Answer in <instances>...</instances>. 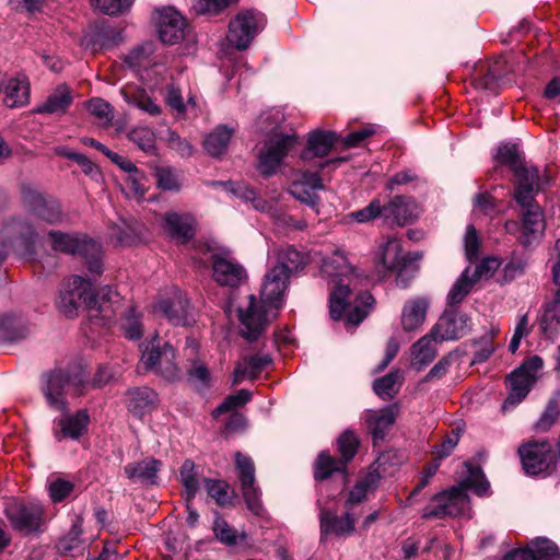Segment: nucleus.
I'll return each mask as SVG.
<instances>
[{"mask_svg":"<svg viewBox=\"0 0 560 560\" xmlns=\"http://www.w3.org/2000/svg\"><path fill=\"white\" fill-rule=\"evenodd\" d=\"M357 513L345 510L341 516L334 511L319 508L320 539L328 536L349 537L355 532Z\"/></svg>","mask_w":560,"mask_h":560,"instance_id":"obj_16","label":"nucleus"},{"mask_svg":"<svg viewBox=\"0 0 560 560\" xmlns=\"http://www.w3.org/2000/svg\"><path fill=\"white\" fill-rule=\"evenodd\" d=\"M430 306V299L427 296H416L408 300L401 310V326L405 331L419 329L427 317Z\"/></svg>","mask_w":560,"mask_h":560,"instance_id":"obj_26","label":"nucleus"},{"mask_svg":"<svg viewBox=\"0 0 560 560\" xmlns=\"http://www.w3.org/2000/svg\"><path fill=\"white\" fill-rule=\"evenodd\" d=\"M124 100L131 106H135L150 116H159L162 113L161 107L143 90L122 89Z\"/></svg>","mask_w":560,"mask_h":560,"instance_id":"obj_43","label":"nucleus"},{"mask_svg":"<svg viewBox=\"0 0 560 560\" xmlns=\"http://www.w3.org/2000/svg\"><path fill=\"white\" fill-rule=\"evenodd\" d=\"M73 489L74 485L71 481L59 477L50 480L48 485L49 497L55 503L61 502L68 498Z\"/></svg>","mask_w":560,"mask_h":560,"instance_id":"obj_63","label":"nucleus"},{"mask_svg":"<svg viewBox=\"0 0 560 560\" xmlns=\"http://www.w3.org/2000/svg\"><path fill=\"white\" fill-rule=\"evenodd\" d=\"M164 229L172 238L185 243L194 236V218L188 213H166Z\"/></svg>","mask_w":560,"mask_h":560,"instance_id":"obj_34","label":"nucleus"},{"mask_svg":"<svg viewBox=\"0 0 560 560\" xmlns=\"http://www.w3.org/2000/svg\"><path fill=\"white\" fill-rule=\"evenodd\" d=\"M121 329L124 330L125 337L130 340L141 338L143 330L140 322V315L135 307H131L122 318Z\"/></svg>","mask_w":560,"mask_h":560,"instance_id":"obj_58","label":"nucleus"},{"mask_svg":"<svg viewBox=\"0 0 560 560\" xmlns=\"http://www.w3.org/2000/svg\"><path fill=\"white\" fill-rule=\"evenodd\" d=\"M270 363L269 354L243 357L234 369L233 385L240 384L244 380L256 378Z\"/></svg>","mask_w":560,"mask_h":560,"instance_id":"obj_30","label":"nucleus"},{"mask_svg":"<svg viewBox=\"0 0 560 560\" xmlns=\"http://www.w3.org/2000/svg\"><path fill=\"white\" fill-rule=\"evenodd\" d=\"M400 383V372L398 370L392 371L385 376L376 378L374 381L373 390L378 397L383 399H390L398 393Z\"/></svg>","mask_w":560,"mask_h":560,"instance_id":"obj_46","label":"nucleus"},{"mask_svg":"<svg viewBox=\"0 0 560 560\" xmlns=\"http://www.w3.org/2000/svg\"><path fill=\"white\" fill-rule=\"evenodd\" d=\"M180 481L186 491V501H191L199 490V474L191 459H186L179 470Z\"/></svg>","mask_w":560,"mask_h":560,"instance_id":"obj_48","label":"nucleus"},{"mask_svg":"<svg viewBox=\"0 0 560 560\" xmlns=\"http://www.w3.org/2000/svg\"><path fill=\"white\" fill-rule=\"evenodd\" d=\"M132 141L142 151L153 154L155 152V135L148 127L133 128L128 135Z\"/></svg>","mask_w":560,"mask_h":560,"instance_id":"obj_53","label":"nucleus"},{"mask_svg":"<svg viewBox=\"0 0 560 560\" xmlns=\"http://www.w3.org/2000/svg\"><path fill=\"white\" fill-rule=\"evenodd\" d=\"M336 139V133L331 131L317 130L311 132L307 139V148L302 152L301 158L308 160L313 156H326L330 152Z\"/></svg>","mask_w":560,"mask_h":560,"instance_id":"obj_36","label":"nucleus"},{"mask_svg":"<svg viewBox=\"0 0 560 560\" xmlns=\"http://www.w3.org/2000/svg\"><path fill=\"white\" fill-rule=\"evenodd\" d=\"M154 176L159 188L163 190H177L180 187V180L176 171L170 166L155 167Z\"/></svg>","mask_w":560,"mask_h":560,"instance_id":"obj_56","label":"nucleus"},{"mask_svg":"<svg viewBox=\"0 0 560 560\" xmlns=\"http://www.w3.org/2000/svg\"><path fill=\"white\" fill-rule=\"evenodd\" d=\"M235 466L247 509L255 515H261L264 506L260 499L261 491L256 486L254 462L250 457L237 452L235 454Z\"/></svg>","mask_w":560,"mask_h":560,"instance_id":"obj_12","label":"nucleus"},{"mask_svg":"<svg viewBox=\"0 0 560 560\" xmlns=\"http://www.w3.org/2000/svg\"><path fill=\"white\" fill-rule=\"evenodd\" d=\"M200 250L203 258L200 264H212L213 279L221 287L236 288L246 279L244 267L228 253H221L209 245H203Z\"/></svg>","mask_w":560,"mask_h":560,"instance_id":"obj_9","label":"nucleus"},{"mask_svg":"<svg viewBox=\"0 0 560 560\" xmlns=\"http://www.w3.org/2000/svg\"><path fill=\"white\" fill-rule=\"evenodd\" d=\"M35 219L31 215L27 218H13L3 226V234L10 240H20L27 252H31L37 237L36 228L33 224Z\"/></svg>","mask_w":560,"mask_h":560,"instance_id":"obj_27","label":"nucleus"},{"mask_svg":"<svg viewBox=\"0 0 560 560\" xmlns=\"http://www.w3.org/2000/svg\"><path fill=\"white\" fill-rule=\"evenodd\" d=\"M529 205H518L522 208V233L520 242L528 247L544 235L546 223L541 208L530 200Z\"/></svg>","mask_w":560,"mask_h":560,"instance_id":"obj_20","label":"nucleus"},{"mask_svg":"<svg viewBox=\"0 0 560 560\" xmlns=\"http://www.w3.org/2000/svg\"><path fill=\"white\" fill-rule=\"evenodd\" d=\"M161 465L160 460L150 457L140 462L129 463L125 466V474L133 482L154 485L158 481V472Z\"/></svg>","mask_w":560,"mask_h":560,"instance_id":"obj_32","label":"nucleus"},{"mask_svg":"<svg viewBox=\"0 0 560 560\" xmlns=\"http://www.w3.org/2000/svg\"><path fill=\"white\" fill-rule=\"evenodd\" d=\"M337 443L339 453L342 457V459L339 462L342 463L343 466H346V464L350 462L357 453V448L359 445L358 438L353 432L345 431L339 436Z\"/></svg>","mask_w":560,"mask_h":560,"instance_id":"obj_59","label":"nucleus"},{"mask_svg":"<svg viewBox=\"0 0 560 560\" xmlns=\"http://www.w3.org/2000/svg\"><path fill=\"white\" fill-rule=\"evenodd\" d=\"M156 339L158 336H154L145 346L138 371H154L168 381H175L179 377L175 350L168 342L161 345Z\"/></svg>","mask_w":560,"mask_h":560,"instance_id":"obj_8","label":"nucleus"},{"mask_svg":"<svg viewBox=\"0 0 560 560\" xmlns=\"http://www.w3.org/2000/svg\"><path fill=\"white\" fill-rule=\"evenodd\" d=\"M358 223H370L376 219H382L385 222L384 202L380 198H374L370 203L348 215Z\"/></svg>","mask_w":560,"mask_h":560,"instance_id":"obj_49","label":"nucleus"},{"mask_svg":"<svg viewBox=\"0 0 560 560\" xmlns=\"http://www.w3.org/2000/svg\"><path fill=\"white\" fill-rule=\"evenodd\" d=\"M90 417L86 410H79L75 415L58 420L57 427L60 429L55 432L58 440L62 438L78 439L88 428Z\"/></svg>","mask_w":560,"mask_h":560,"instance_id":"obj_37","label":"nucleus"},{"mask_svg":"<svg viewBox=\"0 0 560 560\" xmlns=\"http://www.w3.org/2000/svg\"><path fill=\"white\" fill-rule=\"evenodd\" d=\"M212 529L215 538L226 546H234L238 540L243 541L246 538L245 533L238 534L224 518L220 516L214 518Z\"/></svg>","mask_w":560,"mask_h":560,"instance_id":"obj_50","label":"nucleus"},{"mask_svg":"<svg viewBox=\"0 0 560 560\" xmlns=\"http://www.w3.org/2000/svg\"><path fill=\"white\" fill-rule=\"evenodd\" d=\"M30 332L23 317L9 314L0 318V342H12L24 339Z\"/></svg>","mask_w":560,"mask_h":560,"instance_id":"obj_39","label":"nucleus"},{"mask_svg":"<svg viewBox=\"0 0 560 560\" xmlns=\"http://www.w3.org/2000/svg\"><path fill=\"white\" fill-rule=\"evenodd\" d=\"M500 266L501 260L495 256H487L469 262L457 281V295H466L477 283L489 280Z\"/></svg>","mask_w":560,"mask_h":560,"instance_id":"obj_15","label":"nucleus"},{"mask_svg":"<svg viewBox=\"0 0 560 560\" xmlns=\"http://www.w3.org/2000/svg\"><path fill=\"white\" fill-rule=\"evenodd\" d=\"M513 71V67L505 57H500L488 65H480L475 69L471 83L481 90L495 92L506 82V75Z\"/></svg>","mask_w":560,"mask_h":560,"instance_id":"obj_14","label":"nucleus"},{"mask_svg":"<svg viewBox=\"0 0 560 560\" xmlns=\"http://www.w3.org/2000/svg\"><path fill=\"white\" fill-rule=\"evenodd\" d=\"M436 343L438 342H434L433 338L428 334L413 343L411 347V365L417 370H421L432 362L436 355Z\"/></svg>","mask_w":560,"mask_h":560,"instance_id":"obj_41","label":"nucleus"},{"mask_svg":"<svg viewBox=\"0 0 560 560\" xmlns=\"http://www.w3.org/2000/svg\"><path fill=\"white\" fill-rule=\"evenodd\" d=\"M516 189L514 198L518 205H529L535 199V195L540 189V178L538 168L533 165L515 166Z\"/></svg>","mask_w":560,"mask_h":560,"instance_id":"obj_23","label":"nucleus"},{"mask_svg":"<svg viewBox=\"0 0 560 560\" xmlns=\"http://www.w3.org/2000/svg\"><path fill=\"white\" fill-rule=\"evenodd\" d=\"M279 112L262 114L259 116L258 128L267 133V138L258 155V170L264 176L275 175L283 160L300 145L295 132L284 131L279 122Z\"/></svg>","mask_w":560,"mask_h":560,"instance_id":"obj_3","label":"nucleus"},{"mask_svg":"<svg viewBox=\"0 0 560 560\" xmlns=\"http://www.w3.org/2000/svg\"><path fill=\"white\" fill-rule=\"evenodd\" d=\"M4 104L7 107H23L30 102V82L25 75L10 79L4 88Z\"/></svg>","mask_w":560,"mask_h":560,"instance_id":"obj_35","label":"nucleus"},{"mask_svg":"<svg viewBox=\"0 0 560 560\" xmlns=\"http://www.w3.org/2000/svg\"><path fill=\"white\" fill-rule=\"evenodd\" d=\"M154 44L144 43L132 49L126 57L125 62L135 71L141 73L143 80H151L150 67L163 68L153 57Z\"/></svg>","mask_w":560,"mask_h":560,"instance_id":"obj_28","label":"nucleus"},{"mask_svg":"<svg viewBox=\"0 0 560 560\" xmlns=\"http://www.w3.org/2000/svg\"><path fill=\"white\" fill-rule=\"evenodd\" d=\"M71 91L66 85H59L46 100L44 104L37 107V113L59 114L63 113L71 104Z\"/></svg>","mask_w":560,"mask_h":560,"instance_id":"obj_42","label":"nucleus"},{"mask_svg":"<svg viewBox=\"0 0 560 560\" xmlns=\"http://www.w3.org/2000/svg\"><path fill=\"white\" fill-rule=\"evenodd\" d=\"M539 326L546 337L552 338L560 328V308L545 305Z\"/></svg>","mask_w":560,"mask_h":560,"instance_id":"obj_52","label":"nucleus"},{"mask_svg":"<svg viewBox=\"0 0 560 560\" xmlns=\"http://www.w3.org/2000/svg\"><path fill=\"white\" fill-rule=\"evenodd\" d=\"M56 305L67 317L77 316L81 305L93 308L96 305V298L91 281L80 276L69 278L59 291Z\"/></svg>","mask_w":560,"mask_h":560,"instance_id":"obj_7","label":"nucleus"},{"mask_svg":"<svg viewBox=\"0 0 560 560\" xmlns=\"http://www.w3.org/2000/svg\"><path fill=\"white\" fill-rule=\"evenodd\" d=\"M270 267L265 275L260 291V303L248 296L246 308H240L242 335L248 341L256 340L269 322V313L277 311L283 302L292 275L306 265V256L290 245L273 248L269 254Z\"/></svg>","mask_w":560,"mask_h":560,"instance_id":"obj_1","label":"nucleus"},{"mask_svg":"<svg viewBox=\"0 0 560 560\" xmlns=\"http://www.w3.org/2000/svg\"><path fill=\"white\" fill-rule=\"evenodd\" d=\"M126 186L129 192L137 199H142L147 191L145 176L143 172L135 167V171L127 172Z\"/></svg>","mask_w":560,"mask_h":560,"instance_id":"obj_62","label":"nucleus"},{"mask_svg":"<svg viewBox=\"0 0 560 560\" xmlns=\"http://www.w3.org/2000/svg\"><path fill=\"white\" fill-rule=\"evenodd\" d=\"M518 454L528 475L546 472L552 460L551 445L546 441L525 443L520 446Z\"/></svg>","mask_w":560,"mask_h":560,"instance_id":"obj_17","label":"nucleus"},{"mask_svg":"<svg viewBox=\"0 0 560 560\" xmlns=\"http://www.w3.org/2000/svg\"><path fill=\"white\" fill-rule=\"evenodd\" d=\"M343 468L342 463L331 457L327 452H322L314 465V477L317 480H324L334 471H339Z\"/></svg>","mask_w":560,"mask_h":560,"instance_id":"obj_51","label":"nucleus"},{"mask_svg":"<svg viewBox=\"0 0 560 560\" xmlns=\"http://www.w3.org/2000/svg\"><path fill=\"white\" fill-rule=\"evenodd\" d=\"M447 302L448 308L442 314L428 334L433 338L434 342H442L455 338V312L453 310L455 304V284H453L448 291Z\"/></svg>","mask_w":560,"mask_h":560,"instance_id":"obj_29","label":"nucleus"},{"mask_svg":"<svg viewBox=\"0 0 560 560\" xmlns=\"http://www.w3.org/2000/svg\"><path fill=\"white\" fill-rule=\"evenodd\" d=\"M232 135V130L226 127H218L213 132L209 133L205 141V150L212 156H220L228 148Z\"/></svg>","mask_w":560,"mask_h":560,"instance_id":"obj_45","label":"nucleus"},{"mask_svg":"<svg viewBox=\"0 0 560 560\" xmlns=\"http://www.w3.org/2000/svg\"><path fill=\"white\" fill-rule=\"evenodd\" d=\"M378 480L380 475L376 471H370L361 478L349 492L343 505L345 510L354 512L355 505L362 503L366 499L368 493L375 490Z\"/></svg>","mask_w":560,"mask_h":560,"instance_id":"obj_38","label":"nucleus"},{"mask_svg":"<svg viewBox=\"0 0 560 560\" xmlns=\"http://www.w3.org/2000/svg\"><path fill=\"white\" fill-rule=\"evenodd\" d=\"M154 311L166 317L173 325L185 326L189 324V302L182 294H176L173 299L159 301Z\"/></svg>","mask_w":560,"mask_h":560,"instance_id":"obj_25","label":"nucleus"},{"mask_svg":"<svg viewBox=\"0 0 560 560\" xmlns=\"http://www.w3.org/2000/svg\"><path fill=\"white\" fill-rule=\"evenodd\" d=\"M158 33L161 42L174 45L185 38L187 23L185 18L172 7L156 11Z\"/></svg>","mask_w":560,"mask_h":560,"instance_id":"obj_18","label":"nucleus"},{"mask_svg":"<svg viewBox=\"0 0 560 560\" xmlns=\"http://www.w3.org/2000/svg\"><path fill=\"white\" fill-rule=\"evenodd\" d=\"M322 272L331 278L329 314L334 320L345 319L347 324L358 326L374 304L373 296L366 291H355L357 278L346 256L335 252L322 265Z\"/></svg>","mask_w":560,"mask_h":560,"instance_id":"obj_2","label":"nucleus"},{"mask_svg":"<svg viewBox=\"0 0 560 560\" xmlns=\"http://www.w3.org/2000/svg\"><path fill=\"white\" fill-rule=\"evenodd\" d=\"M544 361L538 355H533L506 376L509 395L503 404V409L516 406L523 401L537 381L540 378Z\"/></svg>","mask_w":560,"mask_h":560,"instance_id":"obj_6","label":"nucleus"},{"mask_svg":"<svg viewBox=\"0 0 560 560\" xmlns=\"http://www.w3.org/2000/svg\"><path fill=\"white\" fill-rule=\"evenodd\" d=\"M407 262L401 244L396 238H388L382 243L375 254V266L380 275L399 269Z\"/></svg>","mask_w":560,"mask_h":560,"instance_id":"obj_24","label":"nucleus"},{"mask_svg":"<svg viewBox=\"0 0 560 560\" xmlns=\"http://www.w3.org/2000/svg\"><path fill=\"white\" fill-rule=\"evenodd\" d=\"M455 511V486L436 494L430 503L424 508L423 518H444L453 515Z\"/></svg>","mask_w":560,"mask_h":560,"instance_id":"obj_33","label":"nucleus"},{"mask_svg":"<svg viewBox=\"0 0 560 560\" xmlns=\"http://www.w3.org/2000/svg\"><path fill=\"white\" fill-rule=\"evenodd\" d=\"M324 188L322 178L317 173L296 172L290 185L289 192L298 200L311 206L316 213L318 205L317 190Z\"/></svg>","mask_w":560,"mask_h":560,"instance_id":"obj_21","label":"nucleus"},{"mask_svg":"<svg viewBox=\"0 0 560 560\" xmlns=\"http://www.w3.org/2000/svg\"><path fill=\"white\" fill-rule=\"evenodd\" d=\"M24 200L31 217L35 220H42L49 224L62 221L63 214L60 205L56 200L46 199L43 195L35 191L25 192Z\"/></svg>","mask_w":560,"mask_h":560,"instance_id":"obj_22","label":"nucleus"},{"mask_svg":"<svg viewBox=\"0 0 560 560\" xmlns=\"http://www.w3.org/2000/svg\"><path fill=\"white\" fill-rule=\"evenodd\" d=\"M385 223L404 226L413 223L421 213V208L407 196H394L384 202Z\"/></svg>","mask_w":560,"mask_h":560,"instance_id":"obj_19","label":"nucleus"},{"mask_svg":"<svg viewBox=\"0 0 560 560\" xmlns=\"http://www.w3.org/2000/svg\"><path fill=\"white\" fill-rule=\"evenodd\" d=\"M530 550V560H552L557 555L556 545L545 538H537L527 547Z\"/></svg>","mask_w":560,"mask_h":560,"instance_id":"obj_54","label":"nucleus"},{"mask_svg":"<svg viewBox=\"0 0 560 560\" xmlns=\"http://www.w3.org/2000/svg\"><path fill=\"white\" fill-rule=\"evenodd\" d=\"M559 406L557 398H551L537 422L534 425V429L537 432H546L548 431L557 421L559 417Z\"/></svg>","mask_w":560,"mask_h":560,"instance_id":"obj_61","label":"nucleus"},{"mask_svg":"<svg viewBox=\"0 0 560 560\" xmlns=\"http://www.w3.org/2000/svg\"><path fill=\"white\" fill-rule=\"evenodd\" d=\"M264 14L246 10L240 12L229 24L228 42L238 50L249 47L257 34L265 27Z\"/></svg>","mask_w":560,"mask_h":560,"instance_id":"obj_10","label":"nucleus"},{"mask_svg":"<svg viewBox=\"0 0 560 560\" xmlns=\"http://www.w3.org/2000/svg\"><path fill=\"white\" fill-rule=\"evenodd\" d=\"M465 476L457 482V518H470L471 511L469 508L466 491L471 490L477 495H486L489 492L490 483L486 479L481 468L477 465L466 462L464 464Z\"/></svg>","mask_w":560,"mask_h":560,"instance_id":"obj_11","label":"nucleus"},{"mask_svg":"<svg viewBox=\"0 0 560 560\" xmlns=\"http://www.w3.org/2000/svg\"><path fill=\"white\" fill-rule=\"evenodd\" d=\"M11 526L25 534L39 529L43 523V506L38 503H24L10 499L4 509Z\"/></svg>","mask_w":560,"mask_h":560,"instance_id":"obj_13","label":"nucleus"},{"mask_svg":"<svg viewBox=\"0 0 560 560\" xmlns=\"http://www.w3.org/2000/svg\"><path fill=\"white\" fill-rule=\"evenodd\" d=\"M462 247L465 258L472 262L480 257L483 242L480 233L472 224H468L462 237Z\"/></svg>","mask_w":560,"mask_h":560,"instance_id":"obj_44","label":"nucleus"},{"mask_svg":"<svg viewBox=\"0 0 560 560\" xmlns=\"http://www.w3.org/2000/svg\"><path fill=\"white\" fill-rule=\"evenodd\" d=\"M89 384V375L82 366L74 372L57 370L49 373L43 384V393L49 406L66 410V395L81 396Z\"/></svg>","mask_w":560,"mask_h":560,"instance_id":"obj_4","label":"nucleus"},{"mask_svg":"<svg viewBox=\"0 0 560 560\" xmlns=\"http://www.w3.org/2000/svg\"><path fill=\"white\" fill-rule=\"evenodd\" d=\"M188 381L198 390H206L211 386V374L209 369L200 362H194L188 370Z\"/></svg>","mask_w":560,"mask_h":560,"instance_id":"obj_55","label":"nucleus"},{"mask_svg":"<svg viewBox=\"0 0 560 560\" xmlns=\"http://www.w3.org/2000/svg\"><path fill=\"white\" fill-rule=\"evenodd\" d=\"M93 8L108 15H116L128 10L133 0H90Z\"/></svg>","mask_w":560,"mask_h":560,"instance_id":"obj_64","label":"nucleus"},{"mask_svg":"<svg viewBox=\"0 0 560 560\" xmlns=\"http://www.w3.org/2000/svg\"><path fill=\"white\" fill-rule=\"evenodd\" d=\"M252 399V393L247 389H241L235 395L228 396L213 411V416L218 417L222 413L235 410Z\"/></svg>","mask_w":560,"mask_h":560,"instance_id":"obj_57","label":"nucleus"},{"mask_svg":"<svg viewBox=\"0 0 560 560\" xmlns=\"http://www.w3.org/2000/svg\"><path fill=\"white\" fill-rule=\"evenodd\" d=\"M397 408L387 406L381 410H370L366 415V424L375 442L382 441L397 417Z\"/></svg>","mask_w":560,"mask_h":560,"instance_id":"obj_31","label":"nucleus"},{"mask_svg":"<svg viewBox=\"0 0 560 560\" xmlns=\"http://www.w3.org/2000/svg\"><path fill=\"white\" fill-rule=\"evenodd\" d=\"M128 409L136 416H142L150 410L158 400V395L149 387L128 390Z\"/></svg>","mask_w":560,"mask_h":560,"instance_id":"obj_40","label":"nucleus"},{"mask_svg":"<svg viewBox=\"0 0 560 560\" xmlns=\"http://www.w3.org/2000/svg\"><path fill=\"white\" fill-rule=\"evenodd\" d=\"M233 192L241 199L248 201L252 203L253 208L260 211L269 213L272 217H276L277 210L272 202H269L265 199H262L260 196L257 195V192L243 184H238L234 189Z\"/></svg>","mask_w":560,"mask_h":560,"instance_id":"obj_47","label":"nucleus"},{"mask_svg":"<svg viewBox=\"0 0 560 560\" xmlns=\"http://www.w3.org/2000/svg\"><path fill=\"white\" fill-rule=\"evenodd\" d=\"M54 250L71 255H80L84 258L89 271L93 276L102 273V247L100 243L82 234H71L60 231L48 233Z\"/></svg>","mask_w":560,"mask_h":560,"instance_id":"obj_5","label":"nucleus"},{"mask_svg":"<svg viewBox=\"0 0 560 560\" xmlns=\"http://www.w3.org/2000/svg\"><path fill=\"white\" fill-rule=\"evenodd\" d=\"M474 358L470 361V365L476 363L485 362L490 358L494 351L493 337L492 335L485 334L478 340L474 341Z\"/></svg>","mask_w":560,"mask_h":560,"instance_id":"obj_60","label":"nucleus"}]
</instances>
